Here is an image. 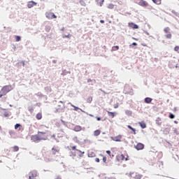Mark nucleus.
I'll list each match as a JSON object with an SVG mask.
<instances>
[{
  "label": "nucleus",
  "mask_w": 179,
  "mask_h": 179,
  "mask_svg": "<svg viewBox=\"0 0 179 179\" xmlns=\"http://www.w3.org/2000/svg\"><path fill=\"white\" fill-rule=\"evenodd\" d=\"M71 149H72L73 150H76V151H78V152L80 153V155H78L80 157H83V155L85 154V152H82V151H80V150H77L76 145L71 147Z\"/></svg>",
  "instance_id": "nucleus-7"
},
{
  "label": "nucleus",
  "mask_w": 179,
  "mask_h": 179,
  "mask_svg": "<svg viewBox=\"0 0 179 179\" xmlns=\"http://www.w3.org/2000/svg\"><path fill=\"white\" fill-rule=\"evenodd\" d=\"M100 156L103 157L102 159V161H103V163L107 164V157H103V155H100Z\"/></svg>",
  "instance_id": "nucleus-27"
},
{
  "label": "nucleus",
  "mask_w": 179,
  "mask_h": 179,
  "mask_svg": "<svg viewBox=\"0 0 179 179\" xmlns=\"http://www.w3.org/2000/svg\"><path fill=\"white\" fill-rule=\"evenodd\" d=\"M38 173L36 170H32L29 173V179H37Z\"/></svg>",
  "instance_id": "nucleus-3"
},
{
  "label": "nucleus",
  "mask_w": 179,
  "mask_h": 179,
  "mask_svg": "<svg viewBox=\"0 0 179 179\" xmlns=\"http://www.w3.org/2000/svg\"><path fill=\"white\" fill-rule=\"evenodd\" d=\"M71 106L74 108V110H75L76 111H77L78 109H80L79 108L73 105V104H71Z\"/></svg>",
  "instance_id": "nucleus-36"
},
{
  "label": "nucleus",
  "mask_w": 179,
  "mask_h": 179,
  "mask_svg": "<svg viewBox=\"0 0 179 179\" xmlns=\"http://www.w3.org/2000/svg\"><path fill=\"white\" fill-rule=\"evenodd\" d=\"M36 119L38 120H40L43 118V114H41V113H38L36 116Z\"/></svg>",
  "instance_id": "nucleus-19"
},
{
  "label": "nucleus",
  "mask_w": 179,
  "mask_h": 179,
  "mask_svg": "<svg viewBox=\"0 0 179 179\" xmlns=\"http://www.w3.org/2000/svg\"><path fill=\"white\" fill-rule=\"evenodd\" d=\"M3 115H4V117H9V113H8V112H5V113H3Z\"/></svg>",
  "instance_id": "nucleus-34"
},
{
  "label": "nucleus",
  "mask_w": 179,
  "mask_h": 179,
  "mask_svg": "<svg viewBox=\"0 0 179 179\" xmlns=\"http://www.w3.org/2000/svg\"><path fill=\"white\" fill-rule=\"evenodd\" d=\"M171 13L175 15L176 16L178 15V13L176 10H172Z\"/></svg>",
  "instance_id": "nucleus-37"
},
{
  "label": "nucleus",
  "mask_w": 179,
  "mask_h": 179,
  "mask_svg": "<svg viewBox=\"0 0 179 179\" xmlns=\"http://www.w3.org/2000/svg\"><path fill=\"white\" fill-rule=\"evenodd\" d=\"M13 90L11 85H4L0 90L1 101H6L8 96H6L10 92Z\"/></svg>",
  "instance_id": "nucleus-1"
},
{
  "label": "nucleus",
  "mask_w": 179,
  "mask_h": 179,
  "mask_svg": "<svg viewBox=\"0 0 179 179\" xmlns=\"http://www.w3.org/2000/svg\"><path fill=\"white\" fill-rule=\"evenodd\" d=\"M101 134V130L96 129L94 131V136H99Z\"/></svg>",
  "instance_id": "nucleus-18"
},
{
  "label": "nucleus",
  "mask_w": 179,
  "mask_h": 179,
  "mask_svg": "<svg viewBox=\"0 0 179 179\" xmlns=\"http://www.w3.org/2000/svg\"><path fill=\"white\" fill-rule=\"evenodd\" d=\"M56 179H62L61 178H59V177H58V178H57Z\"/></svg>",
  "instance_id": "nucleus-50"
},
{
  "label": "nucleus",
  "mask_w": 179,
  "mask_h": 179,
  "mask_svg": "<svg viewBox=\"0 0 179 179\" xmlns=\"http://www.w3.org/2000/svg\"><path fill=\"white\" fill-rule=\"evenodd\" d=\"M128 129H131L133 132L134 134L136 135V129H134V127H132L131 125H127Z\"/></svg>",
  "instance_id": "nucleus-20"
},
{
  "label": "nucleus",
  "mask_w": 179,
  "mask_h": 179,
  "mask_svg": "<svg viewBox=\"0 0 179 179\" xmlns=\"http://www.w3.org/2000/svg\"><path fill=\"white\" fill-rule=\"evenodd\" d=\"M137 43H136V42H134V43H132V44H131V45H134V46H137Z\"/></svg>",
  "instance_id": "nucleus-41"
},
{
  "label": "nucleus",
  "mask_w": 179,
  "mask_h": 179,
  "mask_svg": "<svg viewBox=\"0 0 179 179\" xmlns=\"http://www.w3.org/2000/svg\"><path fill=\"white\" fill-rule=\"evenodd\" d=\"M178 62H179V59H178Z\"/></svg>",
  "instance_id": "nucleus-53"
},
{
  "label": "nucleus",
  "mask_w": 179,
  "mask_h": 179,
  "mask_svg": "<svg viewBox=\"0 0 179 179\" xmlns=\"http://www.w3.org/2000/svg\"><path fill=\"white\" fill-rule=\"evenodd\" d=\"M111 139L115 142H122V135H118L117 136L111 137Z\"/></svg>",
  "instance_id": "nucleus-6"
},
{
  "label": "nucleus",
  "mask_w": 179,
  "mask_h": 179,
  "mask_svg": "<svg viewBox=\"0 0 179 179\" xmlns=\"http://www.w3.org/2000/svg\"><path fill=\"white\" fill-rule=\"evenodd\" d=\"M59 152V150L55 149V148H52V155H55L57 153Z\"/></svg>",
  "instance_id": "nucleus-15"
},
{
  "label": "nucleus",
  "mask_w": 179,
  "mask_h": 179,
  "mask_svg": "<svg viewBox=\"0 0 179 179\" xmlns=\"http://www.w3.org/2000/svg\"><path fill=\"white\" fill-rule=\"evenodd\" d=\"M45 31H46L47 32H50V30H51V27H50V26H46L45 28Z\"/></svg>",
  "instance_id": "nucleus-29"
},
{
  "label": "nucleus",
  "mask_w": 179,
  "mask_h": 179,
  "mask_svg": "<svg viewBox=\"0 0 179 179\" xmlns=\"http://www.w3.org/2000/svg\"><path fill=\"white\" fill-rule=\"evenodd\" d=\"M118 106H119V103H116V104L114 106V108H117Z\"/></svg>",
  "instance_id": "nucleus-42"
},
{
  "label": "nucleus",
  "mask_w": 179,
  "mask_h": 179,
  "mask_svg": "<svg viewBox=\"0 0 179 179\" xmlns=\"http://www.w3.org/2000/svg\"><path fill=\"white\" fill-rule=\"evenodd\" d=\"M131 178H133L134 179H142L143 178V175L142 174H140V173H136L134 174V176H131Z\"/></svg>",
  "instance_id": "nucleus-9"
},
{
  "label": "nucleus",
  "mask_w": 179,
  "mask_h": 179,
  "mask_svg": "<svg viewBox=\"0 0 179 179\" xmlns=\"http://www.w3.org/2000/svg\"><path fill=\"white\" fill-rule=\"evenodd\" d=\"M174 123H175V124H178V122H177V120H175V121H174Z\"/></svg>",
  "instance_id": "nucleus-46"
},
{
  "label": "nucleus",
  "mask_w": 179,
  "mask_h": 179,
  "mask_svg": "<svg viewBox=\"0 0 179 179\" xmlns=\"http://www.w3.org/2000/svg\"><path fill=\"white\" fill-rule=\"evenodd\" d=\"M95 162H96V163H99V162H100V159H99V158H96V159H95Z\"/></svg>",
  "instance_id": "nucleus-40"
},
{
  "label": "nucleus",
  "mask_w": 179,
  "mask_h": 179,
  "mask_svg": "<svg viewBox=\"0 0 179 179\" xmlns=\"http://www.w3.org/2000/svg\"><path fill=\"white\" fill-rule=\"evenodd\" d=\"M96 120L97 121H100L101 120V117H96Z\"/></svg>",
  "instance_id": "nucleus-45"
},
{
  "label": "nucleus",
  "mask_w": 179,
  "mask_h": 179,
  "mask_svg": "<svg viewBox=\"0 0 179 179\" xmlns=\"http://www.w3.org/2000/svg\"><path fill=\"white\" fill-rule=\"evenodd\" d=\"M129 157L128 155H127L126 158H125V156H124V155H121L118 156V159L120 161H124V160L128 161V160H129Z\"/></svg>",
  "instance_id": "nucleus-8"
},
{
  "label": "nucleus",
  "mask_w": 179,
  "mask_h": 179,
  "mask_svg": "<svg viewBox=\"0 0 179 179\" xmlns=\"http://www.w3.org/2000/svg\"><path fill=\"white\" fill-rule=\"evenodd\" d=\"M48 131L44 132L43 131H38L37 134L32 135L31 136V139L33 142H39L41 141H48V135L47 134Z\"/></svg>",
  "instance_id": "nucleus-2"
},
{
  "label": "nucleus",
  "mask_w": 179,
  "mask_h": 179,
  "mask_svg": "<svg viewBox=\"0 0 179 179\" xmlns=\"http://www.w3.org/2000/svg\"><path fill=\"white\" fill-rule=\"evenodd\" d=\"M71 36V34H69L68 36H63V38H70Z\"/></svg>",
  "instance_id": "nucleus-35"
},
{
  "label": "nucleus",
  "mask_w": 179,
  "mask_h": 179,
  "mask_svg": "<svg viewBox=\"0 0 179 179\" xmlns=\"http://www.w3.org/2000/svg\"><path fill=\"white\" fill-rule=\"evenodd\" d=\"M171 31V29L169 27H166L164 28V31L166 33V34H169Z\"/></svg>",
  "instance_id": "nucleus-26"
},
{
  "label": "nucleus",
  "mask_w": 179,
  "mask_h": 179,
  "mask_svg": "<svg viewBox=\"0 0 179 179\" xmlns=\"http://www.w3.org/2000/svg\"><path fill=\"white\" fill-rule=\"evenodd\" d=\"M169 117H170L171 119H174V118H175V115H173V114H170Z\"/></svg>",
  "instance_id": "nucleus-38"
},
{
  "label": "nucleus",
  "mask_w": 179,
  "mask_h": 179,
  "mask_svg": "<svg viewBox=\"0 0 179 179\" xmlns=\"http://www.w3.org/2000/svg\"><path fill=\"white\" fill-rule=\"evenodd\" d=\"M129 27H131L132 29H138V26L133 22L129 23Z\"/></svg>",
  "instance_id": "nucleus-12"
},
{
  "label": "nucleus",
  "mask_w": 179,
  "mask_h": 179,
  "mask_svg": "<svg viewBox=\"0 0 179 179\" xmlns=\"http://www.w3.org/2000/svg\"><path fill=\"white\" fill-rule=\"evenodd\" d=\"M23 66H25V64H24V62H23Z\"/></svg>",
  "instance_id": "nucleus-51"
},
{
  "label": "nucleus",
  "mask_w": 179,
  "mask_h": 179,
  "mask_svg": "<svg viewBox=\"0 0 179 179\" xmlns=\"http://www.w3.org/2000/svg\"><path fill=\"white\" fill-rule=\"evenodd\" d=\"M118 50H119V46L118 45H115V46L112 47V52L117 51Z\"/></svg>",
  "instance_id": "nucleus-21"
},
{
  "label": "nucleus",
  "mask_w": 179,
  "mask_h": 179,
  "mask_svg": "<svg viewBox=\"0 0 179 179\" xmlns=\"http://www.w3.org/2000/svg\"><path fill=\"white\" fill-rule=\"evenodd\" d=\"M135 148L137 150H143L144 148V145L143 143H139L135 146Z\"/></svg>",
  "instance_id": "nucleus-10"
},
{
  "label": "nucleus",
  "mask_w": 179,
  "mask_h": 179,
  "mask_svg": "<svg viewBox=\"0 0 179 179\" xmlns=\"http://www.w3.org/2000/svg\"><path fill=\"white\" fill-rule=\"evenodd\" d=\"M21 127H22V125L20 123H17L15 124L14 129L16 130L18 128H20L18 129V131H21Z\"/></svg>",
  "instance_id": "nucleus-17"
},
{
  "label": "nucleus",
  "mask_w": 179,
  "mask_h": 179,
  "mask_svg": "<svg viewBox=\"0 0 179 179\" xmlns=\"http://www.w3.org/2000/svg\"><path fill=\"white\" fill-rule=\"evenodd\" d=\"M13 152H17L19 150V147L18 146H14L13 148Z\"/></svg>",
  "instance_id": "nucleus-30"
},
{
  "label": "nucleus",
  "mask_w": 179,
  "mask_h": 179,
  "mask_svg": "<svg viewBox=\"0 0 179 179\" xmlns=\"http://www.w3.org/2000/svg\"><path fill=\"white\" fill-rule=\"evenodd\" d=\"M59 103H62V104H63V101H59Z\"/></svg>",
  "instance_id": "nucleus-48"
},
{
  "label": "nucleus",
  "mask_w": 179,
  "mask_h": 179,
  "mask_svg": "<svg viewBox=\"0 0 179 179\" xmlns=\"http://www.w3.org/2000/svg\"><path fill=\"white\" fill-rule=\"evenodd\" d=\"M15 41L16 42H19V41H21V37L19 36H15Z\"/></svg>",
  "instance_id": "nucleus-28"
},
{
  "label": "nucleus",
  "mask_w": 179,
  "mask_h": 179,
  "mask_svg": "<svg viewBox=\"0 0 179 179\" xmlns=\"http://www.w3.org/2000/svg\"><path fill=\"white\" fill-rule=\"evenodd\" d=\"M82 130V127L80 126V125H76L75 127H74V131L76 132H79Z\"/></svg>",
  "instance_id": "nucleus-14"
},
{
  "label": "nucleus",
  "mask_w": 179,
  "mask_h": 179,
  "mask_svg": "<svg viewBox=\"0 0 179 179\" xmlns=\"http://www.w3.org/2000/svg\"><path fill=\"white\" fill-rule=\"evenodd\" d=\"M138 5L144 8L149 6V3L145 0H139Z\"/></svg>",
  "instance_id": "nucleus-4"
},
{
  "label": "nucleus",
  "mask_w": 179,
  "mask_h": 179,
  "mask_svg": "<svg viewBox=\"0 0 179 179\" xmlns=\"http://www.w3.org/2000/svg\"><path fill=\"white\" fill-rule=\"evenodd\" d=\"M46 17L48 19H57V16L54 13H46Z\"/></svg>",
  "instance_id": "nucleus-5"
},
{
  "label": "nucleus",
  "mask_w": 179,
  "mask_h": 179,
  "mask_svg": "<svg viewBox=\"0 0 179 179\" xmlns=\"http://www.w3.org/2000/svg\"><path fill=\"white\" fill-rule=\"evenodd\" d=\"M2 130V127L0 126V131Z\"/></svg>",
  "instance_id": "nucleus-49"
},
{
  "label": "nucleus",
  "mask_w": 179,
  "mask_h": 179,
  "mask_svg": "<svg viewBox=\"0 0 179 179\" xmlns=\"http://www.w3.org/2000/svg\"><path fill=\"white\" fill-rule=\"evenodd\" d=\"M166 38L167 39H171L172 38V34H168L167 35H166Z\"/></svg>",
  "instance_id": "nucleus-32"
},
{
  "label": "nucleus",
  "mask_w": 179,
  "mask_h": 179,
  "mask_svg": "<svg viewBox=\"0 0 179 179\" xmlns=\"http://www.w3.org/2000/svg\"><path fill=\"white\" fill-rule=\"evenodd\" d=\"M108 9H110V10L113 9L114 8V4L110 3L108 5Z\"/></svg>",
  "instance_id": "nucleus-31"
},
{
  "label": "nucleus",
  "mask_w": 179,
  "mask_h": 179,
  "mask_svg": "<svg viewBox=\"0 0 179 179\" xmlns=\"http://www.w3.org/2000/svg\"><path fill=\"white\" fill-rule=\"evenodd\" d=\"M64 29H65V28H64V27L62 28V31H64Z\"/></svg>",
  "instance_id": "nucleus-47"
},
{
  "label": "nucleus",
  "mask_w": 179,
  "mask_h": 179,
  "mask_svg": "<svg viewBox=\"0 0 179 179\" xmlns=\"http://www.w3.org/2000/svg\"><path fill=\"white\" fill-rule=\"evenodd\" d=\"M152 1H153L154 3L157 5H160L162 1V0H152Z\"/></svg>",
  "instance_id": "nucleus-22"
},
{
  "label": "nucleus",
  "mask_w": 179,
  "mask_h": 179,
  "mask_svg": "<svg viewBox=\"0 0 179 179\" xmlns=\"http://www.w3.org/2000/svg\"><path fill=\"white\" fill-rule=\"evenodd\" d=\"M174 51L179 53V46L178 45L175 46Z\"/></svg>",
  "instance_id": "nucleus-33"
},
{
  "label": "nucleus",
  "mask_w": 179,
  "mask_h": 179,
  "mask_svg": "<svg viewBox=\"0 0 179 179\" xmlns=\"http://www.w3.org/2000/svg\"><path fill=\"white\" fill-rule=\"evenodd\" d=\"M108 116L111 117L112 118H113L115 117V113H113V112L108 111Z\"/></svg>",
  "instance_id": "nucleus-25"
},
{
  "label": "nucleus",
  "mask_w": 179,
  "mask_h": 179,
  "mask_svg": "<svg viewBox=\"0 0 179 179\" xmlns=\"http://www.w3.org/2000/svg\"><path fill=\"white\" fill-rule=\"evenodd\" d=\"M103 2H104V0H102V3H100V7H101V6H102V5H103Z\"/></svg>",
  "instance_id": "nucleus-43"
},
{
  "label": "nucleus",
  "mask_w": 179,
  "mask_h": 179,
  "mask_svg": "<svg viewBox=\"0 0 179 179\" xmlns=\"http://www.w3.org/2000/svg\"><path fill=\"white\" fill-rule=\"evenodd\" d=\"M138 124L142 129L146 128V123H145V122H139Z\"/></svg>",
  "instance_id": "nucleus-16"
},
{
  "label": "nucleus",
  "mask_w": 179,
  "mask_h": 179,
  "mask_svg": "<svg viewBox=\"0 0 179 179\" xmlns=\"http://www.w3.org/2000/svg\"><path fill=\"white\" fill-rule=\"evenodd\" d=\"M100 22H101V23H104V22H105V21H104V20H100Z\"/></svg>",
  "instance_id": "nucleus-44"
},
{
  "label": "nucleus",
  "mask_w": 179,
  "mask_h": 179,
  "mask_svg": "<svg viewBox=\"0 0 179 179\" xmlns=\"http://www.w3.org/2000/svg\"><path fill=\"white\" fill-rule=\"evenodd\" d=\"M176 68H178V66H176Z\"/></svg>",
  "instance_id": "nucleus-52"
},
{
  "label": "nucleus",
  "mask_w": 179,
  "mask_h": 179,
  "mask_svg": "<svg viewBox=\"0 0 179 179\" xmlns=\"http://www.w3.org/2000/svg\"><path fill=\"white\" fill-rule=\"evenodd\" d=\"M152 101V99L150 97H147L144 99V103H147V104H150V103H151Z\"/></svg>",
  "instance_id": "nucleus-13"
},
{
  "label": "nucleus",
  "mask_w": 179,
  "mask_h": 179,
  "mask_svg": "<svg viewBox=\"0 0 179 179\" xmlns=\"http://www.w3.org/2000/svg\"><path fill=\"white\" fill-rule=\"evenodd\" d=\"M44 158H45V161H47V162L52 161V158H50L49 155H45Z\"/></svg>",
  "instance_id": "nucleus-24"
},
{
  "label": "nucleus",
  "mask_w": 179,
  "mask_h": 179,
  "mask_svg": "<svg viewBox=\"0 0 179 179\" xmlns=\"http://www.w3.org/2000/svg\"><path fill=\"white\" fill-rule=\"evenodd\" d=\"M92 101H93V97L92 96H89L87 99V103H92Z\"/></svg>",
  "instance_id": "nucleus-23"
},
{
  "label": "nucleus",
  "mask_w": 179,
  "mask_h": 179,
  "mask_svg": "<svg viewBox=\"0 0 179 179\" xmlns=\"http://www.w3.org/2000/svg\"><path fill=\"white\" fill-rule=\"evenodd\" d=\"M106 153H107L108 155H109L110 157H111V152H110V151L107 150V151H106Z\"/></svg>",
  "instance_id": "nucleus-39"
},
{
  "label": "nucleus",
  "mask_w": 179,
  "mask_h": 179,
  "mask_svg": "<svg viewBox=\"0 0 179 179\" xmlns=\"http://www.w3.org/2000/svg\"><path fill=\"white\" fill-rule=\"evenodd\" d=\"M37 3L33 1H29L27 6L29 8H33L34 6H36Z\"/></svg>",
  "instance_id": "nucleus-11"
}]
</instances>
